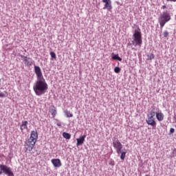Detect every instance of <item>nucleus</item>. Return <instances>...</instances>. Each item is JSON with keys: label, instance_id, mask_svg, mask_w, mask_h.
I'll return each instance as SVG.
<instances>
[{"label": "nucleus", "instance_id": "28", "mask_svg": "<svg viewBox=\"0 0 176 176\" xmlns=\"http://www.w3.org/2000/svg\"><path fill=\"white\" fill-rule=\"evenodd\" d=\"M174 131H175V130H174L173 128H171V129H170V133H174Z\"/></svg>", "mask_w": 176, "mask_h": 176}, {"label": "nucleus", "instance_id": "9", "mask_svg": "<svg viewBox=\"0 0 176 176\" xmlns=\"http://www.w3.org/2000/svg\"><path fill=\"white\" fill-rule=\"evenodd\" d=\"M28 140L30 141L36 143V140H38V132L36 131H32L30 133V137Z\"/></svg>", "mask_w": 176, "mask_h": 176}, {"label": "nucleus", "instance_id": "25", "mask_svg": "<svg viewBox=\"0 0 176 176\" xmlns=\"http://www.w3.org/2000/svg\"><path fill=\"white\" fill-rule=\"evenodd\" d=\"M168 35H169L168 32H167V31L164 32L163 36H164V38H167V36H168Z\"/></svg>", "mask_w": 176, "mask_h": 176}, {"label": "nucleus", "instance_id": "3", "mask_svg": "<svg viewBox=\"0 0 176 176\" xmlns=\"http://www.w3.org/2000/svg\"><path fill=\"white\" fill-rule=\"evenodd\" d=\"M134 39L132 41L133 45L134 46H140L141 47V45H142V36L141 35V32L138 31H135L133 34Z\"/></svg>", "mask_w": 176, "mask_h": 176}, {"label": "nucleus", "instance_id": "24", "mask_svg": "<svg viewBox=\"0 0 176 176\" xmlns=\"http://www.w3.org/2000/svg\"><path fill=\"white\" fill-rule=\"evenodd\" d=\"M114 72H116V74H119V72H120V67H116L114 68Z\"/></svg>", "mask_w": 176, "mask_h": 176}, {"label": "nucleus", "instance_id": "8", "mask_svg": "<svg viewBox=\"0 0 176 176\" xmlns=\"http://www.w3.org/2000/svg\"><path fill=\"white\" fill-rule=\"evenodd\" d=\"M34 72L36 75L37 79H42L43 78V76L42 74V70L41 69V67L39 66H34Z\"/></svg>", "mask_w": 176, "mask_h": 176}, {"label": "nucleus", "instance_id": "23", "mask_svg": "<svg viewBox=\"0 0 176 176\" xmlns=\"http://www.w3.org/2000/svg\"><path fill=\"white\" fill-rule=\"evenodd\" d=\"M8 92L6 91H4V92L0 93V98H3V97H6V94Z\"/></svg>", "mask_w": 176, "mask_h": 176}, {"label": "nucleus", "instance_id": "6", "mask_svg": "<svg viewBox=\"0 0 176 176\" xmlns=\"http://www.w3.org/2000/svg\"><path fill=\"white\" fill-rule=\"evenodd\" d=\"M113 146L114 149H116L118 155H120V153H122V150L123 149V144H122L119 140H113Z\"/></svg>", "mask_w": 176, "mask_h": 176}, {"label": "nucleus", "instance_id": "30", "mask_svg": "<svg viewBox=\"0 0 176 176\" xmlns=\"http://www.w3.org/2000/svg\"><path fill=\"white\" fill-rule=\"evenodd\" d=\"M167 1H170L172 2H176V0H167Z\"/></svg>", "mask_w": 176, "mask_h": 176}, {"label": "nucleus", "instance_id": "13", "mask_svg": "<svg viewBox=\"0 0 176 176\" xmlns=\"http://www.w3.org/2000/svg\"><path fill=\"white\" fill-rule=\"evenodd\" d=\"M50 112L53 118H56V115H57V109H56V107H54V105L50 107Z\"/></svg>", "mask_w": 176, "mask_h": 176}, {"label": "nucleus", "instance_id": "1", "mask_svg": "<svg viewBox=\"0 0 176 176\" xmlns=\"http://www.w3.org/2000/svg\"><path fill=\"white\" fill-rule=\"evenodd\" d=\"M47 89H49V86L47 85V82H46V80L43 78L37 80L33 86V90L36 96H38L45 94L47 91Z\"/></svg>", "mask_w": 176, "mask_h": 176}, {"label": "nucleus", "instance_id": "26", "mask_svg": "<svg viewBox=\"0 0 176 176\" xmlns=\"http://www.w3.org/2000/svg\"><path fill=\"white\" fill-rule=\"evenodd\" d=\"M110 166H115V162L111 161V162H109Z\"/></svg>", "mask_w": 176, "mask_h": 176}, {"label": "nucleus", "instance_id": "4", "mask_svg": "<svg viewBox=\"0 0 176 176\" xmlns=\"http://www.w3.org/2000/svg\"><path fill=\"white\" fill-rule=\"evenodd\" d=\"M156 113L155 111H151L150 115H148L147 119L146 120V122L148 126H151V127H156V121H155V116Z\"/></svg>", "mask_w": 176, "mask_h": 176}, {"label": "nucleus", "instance_id": "17", "mask_svg": "<svg viewBox=\"0 0 176 176\" xmlns=\"http://www.w3.org/2000/svg\"><path fill=\"white\" fill-rule=\"evenodd\" d=\"M126 153H127V150H124V151H122L121 150V153L120 155V159L121 160H124V158L126 157Z\"/></svg>", "mask_w": 176, "mask_h": 176}, {"label": "nucleus", "instance_id": "18", "mask_svg": "<svg viewBox=\"0 0 176 176\" xmlns=\"http://www.w3.org/2000/svg\"><path fill=\"white\" fill-rule=\"evenodd\" d=\"M65 115L66 116L67 118H72L74 116V114L71 113L69 111L66 110L64 111Z\"/></svg>", "mask_w": 176, "mask_h": 176}, {"label": "nucleus", "instance_id": "20", "mask_svg": "<svg viewBox=\"0 0 176 176\" xmlns=\"http://www.w3.org/2000/svg\"><path fill=\"white\" fill-rule=\"evenodd\" d=\"M112 54H113V56H112L113 60H118V61H122V58H120L119 55H115V54L113 53Z\"/></svg>", "mask_w": 176, "mask_h": 176}, {"label": "nucleus", "instance_id": "12", "mask_svg": "<svg viewBox=\"0 0 176 176\" xmlns=\"http://www.w3.org/2000/svg\"><path fill=\"white\" fill-rule=\"evenodd\" d=\"M85 138H86V135L80 136V138H77L76 139V141H77L76 146H79L80 145H83Z\"/></svg>", "mask_w": 176, "mask_h": 176}, {"label": "nucleus", "instance_id": "11", "mask_svg": "<svg viewBox=\"0 0 176 176\" xmlns=\"http://www.w3.org/2000/svg\"><path fill=\"white\" fill-rule=\"evenodd\" d=\"M51 163L53 164L54 167L59 168L61 167V160L60 159H52Z\"/></svg>", "mask_w": 176, "mask_h": 176}, {"label": "nucleus", "instance_id": "10", "mask_svg": "<svg viewBox=\"0 0 176 176\" xmlns=\"http://www.w3.org/2000/svg\"><path fill=\"white\" fill-rule=\"evenodd\" d=\"M21 58H23V61L25 64V65H28V67H30V65H32V58H28L25 56L21 55Z\"/></svg>", "mask_w": 176, "mask_h": 176}, {"label": "nucleus", "instance_id": "2", "mask_svg": "<svg viewBox=\"0 0 176 176\" xmlns=\"http://www.w3.org/2000/svg\"><path fill=\"white\" fill-rule=\"evenodd\" d=\"M171 20V16H170V13L167 11L164 12L160 16V28H163L164 25H166V23H168Z\"/></svg>", "mask_w": 176, "mask_h": 176}, {"label": "nucleus", "instance_id": "7", "mask_svg": "<svg viewBox=\"0 0 176 176\" xmlns=\"http://www.w3.org/2000/svg\"><path fill=\"white\" fill-rule=\"evenodd\" d=\"M35 144H36L35 142H32V140H28L25 144V149H26L25 152H27V151H29V152H31V151L34 149V146H35Z\"/></svg>", "mask_w": 176, "mask_h": 176}, {"label": "nucleus", "instance_id": "29", "mask_svg": "<svg viewBox=\"0 0 176 176\" xmlns=\"http://www.w3.org/2000/svg\"><path fill=\"white\" fill-rule=\"evenodd\" d=\"M162 9H166V8H167V6H162Z\"/></svg>", "mask_w": 176, "mask_h": 176}, {"label": "nucleus", "instance_id": "21", "mask_svg": "<svg viewBox=\"0 0 176 176\" xmlns=\"http://www.w3.org/2000/svg\"><path fill=\"white\" fill-rule=\"evenodd\" d=\"M155 58V55L153 54H149L147 55L148 60H153Z\"/></svg>", "mask_w": 176, "mask_h": 176}, {"label": "nucleus", "instance_id": "5", "mask_svg": "<svg viewBox=\"0 0 176 176\" xmlns=\"http://www.w3.org/2000/svg\"><path fill=\"white\" fill-rule=\"evenodd\" d=\"M0 170V175H1L2 173H4L8 176H14L13 171H12V168L6 165L1 164Z\"/></svg>", "mask_w": 176, "mask_h": 176}, {"label": "nucleus", "instance_id": "22", "mask_svg": "<svg viewBox=\"0 0 176 176\" xmlns=\"http://www.w3.org/2000/svg\"><path fill=\"white\" fill-rule=\"evenodd\" d=\"M50 56L52 58H54V60H56V58H57V56H56V53H54V52H50Z\"/></svg>", "mask_w": 176, "mask_h": 176}, {"label": "nucleus", "instance_id": "19", "mask_svg": "<svg viewBox=\"0 0 176 176\" xmlns=\"http://www.w3.org/2000/svg\"><path fill=\"white\" fill-rule=\"evenodd\" d=\"M63 138H65L66 140H70L71 139V134L66 133V132H63Z\"/></svg>", "mask_w": 176, "mask_h": 176}, {"label": "nucleus", "instance_id": "27", "mask_svg": "<svg viewBox=\"0 0 176 176\" xmlns=\"http://www.w3.org/2000/svg\"><path fill=\"white\" fill-rule=\"evenodd\" d=\"M102 2L106 3L107 2H111V0H102Z\"/></svg>", "mask_w": 176, "mask_h": 176}, {"label": "nucleus", "instance_id": "16", "mask_svg": "<svg viewBox=\"0 0 176 176\" xmlns=\"http://www.w3.org/2000/svg\"><path fill=\"white\" fill-rule=\"evenodd\" d=\"M104 9H107V10H111L112 9V4L111 1L104 3Z\"/></svg>", "mask_w": 176, "mask_h": 176}, {"label": "nucleus", "instance_id": "14", "mask_svg": "<svg viewBox=\"0 0 176 176\" xmlns=\"http://www.w3.org/2000/svg\"><path fill=\"white\" fill-rule=\"evenodd\" d=\"M156 118L158 122H163L164 120V114L162 112L156 113Z\"/></svg>", "mask_w": 176, "mask_h": 176}, {"label": "nucleus", "instance_id": "15", "mask_svg": "<svg viewBox=\"0 0 176 176\" xmlns=\"http://www.w3.org/2000/svg\"><path fill=\"white\" fill-rule=\"evenodd\" d=\"M28 121H23L22 124H21V130L23 131V130H25V129H28Z\"/></svg>", "mask_w": 176, "mask_h": 176}]
</instances>
